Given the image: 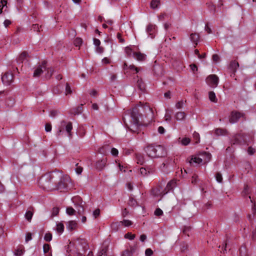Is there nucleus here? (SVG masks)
Returning a JSON list of instances; mask_svg holds the SVG:
<instances>
[{"mask_svg": "<svg viewBox=\"0 0 256 256\" xmlns=\"http://www.w3.org/2000/svg\"><path fill=\"white\" fill-rule=\"evenodd\" d=\"M139 113L137 108L128 110L123 116L122 120L126 126L131 132L138 133Z\"/></svg>", "mask_w": 256, "mask_h": 256, "instance_id": "nucleus-1", "label": "nucleus"}, {"mask_svg": "<svg viewBox=\"0 0 256 256\" xmlns=\"http://www.w3.org/2000/svg\"><path fill=\"white\" fill-rule=\"evenodd\" d=\"M183 104L184 102L182 100L179 101L176 104V108L177 109H180L183 107Z\"/></svg>", "mask_w": 256, "mask_h": 256, "instance_id": "nucleus-56", "label": "nucleus"}, {"mask_svg": "<svg viewBox=\"0 0 256 256\" xmlns=\"http://www.w3.org/2000/svg\"><path fill=\"white\" fill-rule=\"evenodd\" d=\"M82 106H78L76 108L74 109V112H72L74 114H78L82 112Z\"/></svg>", "mask_w": 256, "mask_h": 256, "instance_id": "nucleus-47", "label": "nucleus"}, {"mask_svg": "<svg viewBox=\"0 0 256 256\" xmlns=\"http://www.w3.org/2000/svg\"><path fill=\"white\" fill-rule=\"evenodd\" d=\"M50 249V246L48 244H46L43 246L44 252L46 254V256H52V254L49 253L48 252Z\"/></svg>", "mask_w": 256, "mask_h": 256, "instance_id": "nucleus-28", "label": "nucleus"}, {"mask_svg": "<svg viewBox=\"0 0 256 256\" xmlns=\"http://www.w3.org/2000/svg\"><path fill=\"white\" fill-rule=\"evenodd\" d=\"M140 174L142 176H147L148 174H152L153 172L152 169H146L144 168H141L140 170Z\"/></svg>", "mask_w": 256, "mask_h": 256, "instance_id": "nucleus-24", "label": "nucleus"}, {"mask_svg": "<svg viewBox=\"0 0 256 256\" xmlns=\"http://www.w3.org/2000/svg\"><path fill=\"white\" fill-rule=\"evenodd\" d=\"M190 39L195 45H197L199 41L200 36L197 33H192L190 35Z\"/></svg>", "mask_w": 256, "mask_h": 256, "instance_id": "nucleus-20", "label": "nucleus"}, {"mask_svg": "<svg viewBox=\"0 0 256 256\" xmlns=\"http://www.w3.org/2000/svg\"><path fill=\"white\" fill-rule=\"evenodd\" d=\"M244 116L243 113L237 111H232L230 113L229 122L231 124L236 123L241 118L244 117Z\"/></svg>", "mask_w": 256, "mask_h": 256, "instance_id": "nucleus-9", "label": "nucleus"}, {"mask_svg": "<svg viewBox=\"0 0 256 256\" xmlns=\"http://www.w3.org/2000/svg\"><path fill=\"white\" fill-rule=\"evenodd\" d=\"M100 214V210L99 208H97L96 210H95L94 212H93V214H92V215H93V216L96 218H98Z\"/></svg>", "mask_w": 256, "mask_h": 256, "instance_id": "nucleus-55", "label": "nucleus"}, {"mask_svg": "<svg viewBox=\"0 0 256 256\" xmlns=\"http://www.w3.org/2000/svg\"><path fill=\"white\" fill-rule=\"evenodd\" d=\"M246 136L243 133H238L234 135L231 140L230 144L232 145H240L245 144Z\"/></svg>", "mask_w": 256, "mask_h": 256, "instance_id": "nucleus-5", "label": "nucleus"}, {"mask_svg": "<svg viewBox=\"0 0 256 256\" xmlns=\"http://www.w3.org/2000/svg\"><path fill=\"white\" fill-rule=\"evenodd\" d=\"M107 162L106 158H104L98 160L96 163V168L98 170H102L106 166Z\"/></svg>", "mask_w": 256, "mask_h": 256, "instance_id": "nucleus-14", "label": "nucleus"}, {"mask_svg": "<svg viewBox=\"0 0 256 256\" xmlns=\"http://www.w3.org/2000/svg\"><path fill=\"white\" fill-rule=\"evenodd\" d=\"M82 42V38H77L74 40V44L76 46H80Z\"/></svg>", "mask_w": 256, "mask_h": 256, "instance_id": "nucleus-42", "label": "nucleus"}, {"mask_svg": "<svg viewBox=\"0 0 256 256\" xmlns=\"http://www.w3.org/2000/svg\"><path fill=\"white\" fill-rule=\"evenodd\" d=\"M160 0H152L150 2V8L152 9H155L160 6Z\"/></svg>", "mask_w": 256, "mask_h": 256, "instance_id": "nucleus-32", "label": "nucleus"}, {"mask_svg": "<svg viewBox=\"0 0 256 256\" xmlns=\"http://www.w3.org/2000/svg\"><path fill=\"white\" fill-rule=\"evenodd\" d=\"M239 67V64L236 60H232L230 62L229 66V68L232 72L234 74L237 68Z\"/></svg>", "mask_w": 256, "mask_h": 256, "instance_id": "nucleus-19", "label": "nucleus"}, {"mask_svg": "<svg viewBox=\"0 0 256 256\" xmlns=\"http://www.w3.org/2000/svg\"><path fill=\"white\" fill-rule=\"evenodd\" d=\"M88 248V246L85 244L84 246L80 244L77 246V252H76V256H82L86 253V250Z\"/></svg>", "mask_w": 256, "mask_h": 256, "instance_id": "nucleus-12", "label": "nucleus"}, {"mask_svg": "<svg viewBox=\"0 0 256 256\" xmlns=\"http://www.w3.org/2000/svg\"><path fill=\"white\" fill-rule=\"evenodd\" d=\"M52 239V234L50 232L46 233L44 236V240L46 242H50Z\"/></svg>", "mask_w": 256, "mask_h": 256, "instance_id": "nucleus-45", "label": "nucleus"}, {"mask_svg": "<svg viewBox=\"0 0 256 256\" xmlns=\"http://www.w3.org/2000/svg\"><path fill=\"white\" fill-rule=\"evenodd\" d=\"M6 0H2L0 1V14L2 12V9L4 6H6Z\"/></svg>", "mask_w": 256, "mask_h": 256, "instance_id": "nucleus-41", "label": "nucleus"}, {"mask_svg": "<svg viewBox=\"0 0 256 256\" xmlns=\"http://www.w3.org/2000/svg\"><path fill=\"white\" fill-rule=\"evenodd\" d=\"M14 99L12 97H9L6 101V104L8 107H12L14 104Z\"/></svg>", "mask_w": 256, "mask_h": 256, "instance_id": "nucleus-29", "label": "nucleus"}, {"mask_svg": "<svg viewBox=\"0 0 256 256\" xmlns=\"http://www.w3.org/2000/svg\"><path fill=\"white\" fill-rule=\"evenodd\" d=\"M58 114V112L56 110H51L50 114V116L52 118L56 116Z\"/></svg>", "mask_w": 256, "mask_h": 256, "instance_id": "nucleus-62", "label": "nucleus"}, {"mask_svg": "<svg viewBox=\"0 0 256 256\" xmlns=\"http://www.w3.org/2000/svg\"><path fill=\"white\" fill-rule=\"evenodd\" d=\"M240 256H248L245 247H241L240 250Z\"/></svg>", "mask_w": 256, "mask_h": 256, "instance_id": "nucleus-43", "label": "nucleus"}, {"mask_svg": "<svg viewBox=\"0 0 256 256\" xmlns=\"http://www.w3.org/2000/svg\"><path fill=\"white\" fill-rule=\"evenodd\" d=\"M122 256H132L128 249L125 250L122 254Z\"/></svg>", "mask_w": 256, "mask_h": 256, "instance_id": "nucleus-59", "label": "nucleus"}, {"mask_svg": "<svg viewBox=\"0 0 256 256\" xmlns=\"http://www.w3.org/2000/svg\"><path fill=\"white\" fill-rule=\"evenodd\" d=\"M56 231L59 233H62L64 230V225L62 222H59L56 224Z\"/></svg>", "mask_w": 256, "mask_h": 256, "instance_id": "nucleus-35", "label": "nucleus"}, {"mask_svg": "<svg viewBox=\"0 0 256 256\" xmlns=\"http://www.w3.org/2000/svg\"><path fill=\"white\" fill-rule=\"evenodd\" d=\"M28 56V54L27 52H22L17 58V62L20 64L22 63L26 59V58Z\"/></svg>", "mask_w": 256, "mask_h": 256, "instance_id": "nucleus-22", "label": "nucleus"}, {"mask_svg": "<svg viewBox=\"0 0 256 256\" xmlns=\"http://www.w3.org/2000/svg\"><path fill=\"white\" fill-rule=\"evenodd\" d=\"M212 60L215 62H218L220 60V57L217 54H214L212 56Z\"/></svg>", "mask_w": 256, "mask_h": 256, "instance_id": "nucleus-64", "label": "nucleus"}, {"mask_svg": "<svg viewBox=\"0 0 256 256\" xmlns=\"http://www.w3.org/2000/svg\"><path fill=\"white\" fill-rule=\"evenodd\" d=\"M122 226H128L132 224V222L128 220H124L122 221H120Z\"/></svg>", "mask_w": 256, "mask_h": 256, "instance_id": "nucleus-39", "label": "nucleus"}, {"mask_svg": "<svg viewBox=\"0 0 256 256\" xmlns=\"http://www.w3.org/2000/svg\"><path fill=\"white\" fill-rule=\"evenodd\" d=\"M24 248L22 246H20L16 250L14 254L16 256H22L24 254Z\"/></svg>", "mask_w": 256, "mask_h": 256, "instance_id": "nucleus-27", "label": "nucleus"}, {"mask_svg": "<svg viewBox=\"0 0 256 256\" xmlns=\"http://www.w3.org/2000/svg\"><path fill=\"white\" fill-rule=\"evenodd\" d=\"M136 236L134 234H132L130 232H128L124 235V238L129 239L130 240H132L135 238Z\"/></svg>", "mask_w": 256, "mask_h": 256, "instance_id": "nucleus-46", "label": "nucleus"}, {"mask_svg": "<svg viewBox=\"0 0 256 256\" xmlns=\"http://www.w3.org/2000/svg\"><path fill=\"white\" fill-rule=\"evenodd\" d=\"M137 86L141 91H144L145 90L144 84L142 80H138Z\"/></svg>", "mask_w": 256, "mask_h": 256, "instance_id": "nucleus-34", "label": "nucleus"}, {"mask_svg": "<svg viewBox=\"0 0 256 256\" xmlns=\"http://www.w3.org/2000/svg\"><path fill=\"white\" fill-rule=\"evenodd\" d=\"M208 98L210 100L214 102H216L218 100L216 98V94L214 92H210L208 93Z\"/></svg>", "mask_w": 256, "mask_h": 256, "instance_id": "nucleus-31", "label": "nucleus"}, {"mask_svg": "<svg viewBox=\"0 0 256 256\" xmlns=\"http://www.w3.org/2000/svg\"><path fill=\"white\" fill-rule=\"evenodd\" d=\"M56 190H58L60 192H66L69 188L70 184V179L68 176H63L58 182Z\"/></svg>", "mask_w": 256, "mask_h": 256, "instance_id": "nucleus-4", "label": "nucleus"}, {"mask_svg": "<svg viewBox=\"0 0 256 256\" xmlns=\"http://www.w3.org/2000/svg\"><path fill=\"white\" fill-rule=\"evenodd\" d=\"M133 56L138 61H144L146 58V55L140 52H133Z\"/></svg>", "mask_w": 256, "mask_h": 256, "instance_id": "nucleus-18", "label": "nucleus"}, {"mask_svg": "<svg viewBox=\"0 0 256 256\" xmlns=\"http://www.w3.org/2000/svg\"><path fill=\"white\" fill-rule=\"evenodd\" d=\"M13 80V74L11 72H6L2 77V80L5 85H10Z\"/></svg>", "mask_w": 256, "mask_h": 256, "instance_id": "nucleus-10", "label": "nucleus"}, {"mask_svg": "<svg viewBox=\"0 0 256 256\" xmlns=\"http://www.w3.org/2000/svg\"><path fill=\"white\" fill-rule=\"evenodd\" d=\"M228 132L226 130L221 128H216L214 131V134L218 136H225L228 134Z\"/></svg>", "mask_w": 256, "mask_h": 256, "instance_id": "nucleus-23", "label": "nucleus"}, {"mask_svg": "<svg viewBox=\"0 0 256 256\" xmlns=\"http://www.w3.org/2000/svg\"><path fill=\"white\" fill-rule=\"evenodd\" d=\"M128 68L132 70H134L136 73H138L140 70H142V68H140L136 67L134 64L130 65L128 66Z\"/></svg>", "mask_w": 256, "mask_h": 256, "instance_id": "nucleus-48", "label": "nucleus"}, {"mask_svg": "<svg viewBox=\"0 0 256 256\" xmlns=\"http://www.w3.org/2000/svg\"><path fill=\"white\" fill-rule=\"evenodd\" d=\"M54 72V70L52 68H50L47 69V72L46 74V78H50Z\"/></svg>", "mask_w": 256, "mask_h": 256, "instance_id": "nucleus-36", "label": "nucleus"}, {"mask_svg": "<svg viewBox=\"0 0 256 256\" xmlns=\"http://www.w3.org/2000/svg\"><path fill=\"white\" fill-rule=\"evenodd\" d=\"M77 226V223L76 221L72 220L70 221L67 226V228L70 230H72L76 228Z\"/></svg>", "mask_w": 256, "mask_h": 256, "instance_id": "nucleus-26", "label": "nucleus"}, {"mask_svg": "<svg viewBox=\"0 0 256 256\" xmlns=\"http://www.w3.org/2000/svg\"><path fill=\"white\" fill-rule=\"evenodd\" d=\"M128 204L130 206H136L137 204L136 200L133 198H130Z\"/></svg>", "mask_w": 256, "mask_h": 256, "instance_id": "nucleus-44", "label": "nucleus"}, {"mask_svg": "<svg viewBox=\"0 0 256 256\" xmlns=\"http://www.w3.org/2000/svg\"><path fill=\"white\" fill-rule=\"evenodd\" d=\"M174 118L178 121H182L185 120L186 114L184 112H178L174 114Z\"/></svg>", "mask_w": 256, "mask_h": 256, "instance_id": "nucleus-15", "label": "nucleus"}, {"mask_svg": "<svg viewBox=\"0 0 256 256\" xmlns=\"http://www.w3.org/2000/svg\"><path fill=\"white\" fill-rule=\"evenodd\" d=\"M164 120L166 122H170L172 120L171 114L166 112L164 116Z\"/></svg>", "mask_w": 256, "mask_h": 256, "instance_id": "nucleus-57", "label": "nucleus"}, {"mask_svg": "<svg viewBox=\"0 0 256 256\" xmlns=\"http://www.w3.org/2000/svg\"><path fill=\"white\" fill-rule=\"evenodd\" d=\"M66 125V131L67 133L68 134L69 136H71L72 134H71V130L72 128V124L70 122H68V123L66 122L65 121H62V126H64Z\"/></svg>", "mask_w": 256, "mask_h": 256, "instance_id": "nucleus-17", "label": "nucleus"}, {"mask_svg": "<svg viewBox=\"0 0 256 256\" xmlns=\"http://www.w3.org/2000/svg\"><path fill=\"white\" fill-rule=\"evenodd\" d=\"M193 135H194V138L196 140V143L198 142L200 140V134H198V133L196 132H194V133Z\"/></svg>", "mask_w": 256, "mask_h": 256, "instance_id": "nucleus-58", "label": "nucleus"}, {"mask_svg": "<svg viewBox=\"0 0 256 256\" xmlns=\"http://www.w3.org/2000/svg\"><path fill=\"white\" fill-rule=\"evenodd\" d=\"M216 178L218 182H222V174L220 172H217L216 174Z\"/></svg>", "mask_w": 256, "mask_h": 256, "instance_id": "nucleus-51", "label": "nucleus"}, {"mask_svg": "<svg viewBox=\"0 0 256 256\" xmlns=\"http://www.w3.org/2000/svg\"><path fill=\"white\" fill-rule=\"evenodd\" d=\"M16 2L18 10V11H20L23 6V0H16Z\"/></svg>", "mask_w": 256, "mask_h": 256, "instance_id": "nucleus-53", "label": "nucleus"}, {"mask_svg": "<svg viewBox=\"0 0 256 256\" xmlns=\"http://www.w3.org/2000/svg\"><path fill=\"white\" fill-rule=\"evenodd\" d=\"M32 234L30 232H28L26 236V242H28L29 240L32 239Z\"/></svg>", "mask_w": 256, "mask_h": 256, "instance_id": "nucleus-61", "label": "nucleus"}, {"mask_svg": "<svg viewBox=\"0 0 256 256\" xmlns=\"http://www.w3.org/2000/svg\"><path fill=\"white\" fill-rule=\"evenodd\" d=\"M34 212L32 211L28 210H27L25 214V218L28 221L30 222L33 216Z\"/></svg>", "mask_w": 256, "mask_h": 256, "instance_id": "nucleus-33", "label": "nucleus"}, {"mask_svg": "<svg viewBox=\"0 0 256 256\" xmlns=\"http://www.w3.org/2000/svg\"><path fill=\"white\" fill-rule=\"evenodd\" d=\"M121 226L120 222H113L111 224V228L113 230L117 231Z\"/></svg>", "mask_w": 256, "mask_h": 256, "instance_id": "nucleus-30", "label": "nucleus"}, {"mask_svg": "<svg viewBox=\"0 0 256 256\" xmlns=\"http://www.w3.org/2000/svg\"><path fill=\"white\" fill-rule=\"evenodd\" d=\"M201 157L204 158L202 163H207L210 161L211 158V154L206 152H204L201 154Z\"/></svg>", "mask_w": 256, "mask_h": 256, "instance_id": "nucleus-21", "label": "nucleus"}, {"mask_svg": "<svg viewBox=\"0 0 256 256\" xmlns=\"http://www.w3.org/2000/svg\"><path fill=\"white\" fill-rule=\"evenodd\" d=\"M76 212V210L72 207H68L66 209V214L70 216L74 215Z\"/></svg>", "mask_w": 256, "mask_h": 256, "instance_id": "nucleus-37", "label": "nucleus"}, {"mask_svg": "<svg viewBox=\"0 0 256 256\" xmlns=\"http://www.w3.org/2000/svg\"><path fill=\"white\" fill-rule=\"evenodd\" d=\"M60 209L58 208L55 207L52 208L51 217L56 216L59 213Z\"/></svg>", "mask_w": 256, "mask_h": 256, "instance_id": "nucleus-40", "label": "nucleus"}, {"mask_svg": "<svg viewBox=\"0 0 256 256\" xmlns=\"http://www.w3.org/2000/svg\"><path fill=\"white\" fill-rule=\"evenodd\" d=\"M76 208L77 210L78 214L82 215L84 213V208L81 204L76 206Z\"/></svg>", "mask_w": 256, "mask_h": 256, "instance_id": "nucleus-38", "label": "nucleus"}, {"mask_svg": "<svg viewBox=\"0 0 256 256\" xmlns=\"http://www.w3.org/2000/svg\"><path fill=\"white\" fill-rule=\"evenodd\" d=\"M190 140L189 138H184L182 139V144L184 146H187L190 144Z\"/></svg>", "mask_w": 256, "mask_h": 256, "instance_id": "nucleus-50", "label": "nucleus"}, {"mask_svg": "<svg viewBox=\"0 0 256 256\" xmlns=\"http://www.w3.org/2000/svg\"><path fill=\"white\" fill-rule=\"evenodd\" d=\"M156 29V26L155 24H149L146 28V31L151 38H154L155 36V32Z\"/></svg>", "mask_w": 256, "mask_h": 256, "instance_id": "nucleus-13", "label": "nucleus"}, {"mask_svg": "<svg viewBox=\"0 0 256 256\" xmlns=\"http://www.w3.org/2000/svg\"><path fill=\"white\" fill-rule=\"evenodd\" d=\"M111 154L112 156H117L118 154V150L116 148H112L111 150Z\"/></svg>", "mask_w": 256, "mask_h": 256, "instance_id": "nucleus-60", "label": "nucleus"}, {"mask_svg": "<svg viewBox=\"0 0 256 256\" xmlns=\"http://www.w3.org/2000/svg\"><path fill=\"white\" fill-rule=\"evenodd\" d=\"M72 92V90H71L70 86L68 84V83H66V91H65L66 94L68 95V94H71Z\"/></svg>", "mask_w": 256, "mask_h": 256, "instance_id": "nucleus-49", "label": "nucleus"}, {"mask_svg": "<svg viewBox=\"0 0 256 256\" xmlns=\"http://www.w3.org/2000/svg\"><path fill=\"white\" fill-rule=\"evenodd\" d=\"M50 177L49 172L44 174L39 180L38 184L44 190H54V186H52L51 178Z\"/></svg>", "mask_w": 256, "mask_h": 256, "instance_id": "nucleus-3", "label": "nucleus"}, {"mask_svg": "<svg viewBox=\"0 0 256 256\" xmlns=\"http://www.w3.org/2000/svg\"><path fill=\"white\" fill-rule=\"evenodd\" d=\"M204 158L201 157V154L198 156H192L190 160H189L190 164L193 166H197L198 165L202 164Z\"/></svg>", "mask_w": 256, "mask_h": 256, "instance_id": "nucleus-11", "label": "nucleus"}, {"mask_svg": "<svg viewBox=\"0 0 256 256\" xmlns=\"http://www.w3.org/2000/svg\"><path fill=\"white\" fill-rule=\"evenodd\" d=\"M136 159L137 164H142L144 162V158L142 154H136Z\"/></svg>", "mask_w": 256, "mask_h": 256, "instance_id": "nucleus-25", "label": "nucleus"}, {"mask_svg": "<svg viewBox=\"0 0 256 256\" xmlns=\"http://www.w3.org/2000/svg\"><path fill=\"white\" fill-rule=\"evenodd\" d=\"M153 254V251L151 248H146L145 250V254L146 256H152Z\"/></svg>", "mask_w": 256, "mask_h": 256, "instance_id": "nucleus-54", "label": "nucleus"}, {"mask_svg": "<svg viewBox=\"0 0 256 256\" xmlns=\"http://www.w3.org/2000/svg\"><path fill=\"white\" fill-rule=\"evenodd\" d=\"M50 174V178L52 181V186H54V190L57 186L58 182L60 181L62 176V174L59 171H52L49 172Z\"/></svg>", "mask_w": 256, "mask_h": 256, "instance_id": "nucleus-6", "label": "nucleus"}, {"mask_svg": "<svg viewBox=\"0 0 256 256\" xmlns=\"http://www.w3.org/2000/svg\"><path fill=\"white\" fill-rule=\"evenodd\" d=\"M45 130L50 132L52 130V126L50 124H46L45 125Z\"/></svg>", "mask_w": 256, "mask_h": 256, "instance_id": "nucleus-63", "label": "nucleus"}, {"mask_svg": "<svg viewBox=\"0 0 256 256\" xmlns=\"http://www.w3.org/2000/svg\"><path fill=\"white\" fill-rule=\"evenodd\" d=\"M206 80L208 86L212 88H216L218 85L219 78L215 74H210L206 78Z\"/></svg>", "mask_w": 256, "mask_h": 256, "instance_id": "nucleus-8", "label": "nucleus"}, {"mask_svg": "<svg viewBox=\"0 0 256 256\" xmlns=\"http://www.w3.org/2000/svg\"><path fill=\"white\" fill-rule=\"evenodd\" d=\"M154 214L158 216H161L163 214V212L160 208H157L154 211Z\"/></svg>", "mask_w": 256, "mask_h": 256, "instance_id": "nucleus-52", "label": "nucleus"}, {"mask_svg": "<svg viewBox=\"0 0 256 256\" xmlns=\"http://www.w3.org/2000/svg\"><path fill=\"white\" fill-rule=\"evenodd\" d=\"M46 61L43 60L41 64H38L34 72L33 76L39 77L43 72L44 70H46Z\"/></svg>", "mask_w": 256, "mask_h": 256, "instance_id": "nucleus-7", "label": "nucleus"}, {"mask_svg": "<svg viewBox=\"0 0 256 256\" xmlns=\"http://www.w3.org/2000/svg\"><path fill=\"white\" fill-rule=\"evenodd\" d=\"M176 186V182L175 180H172L169 182L164 190L166 192H164V194H167L170 190H172Z\"/></svg>", "mask_w": 256, "mask_h": 256, "instance_id": "nucleus-16", "label": "nucleus"}, {"mask_svg": "<svg viewBox=\"0 0 256 256\" xmlns=\"http://www.w3.org/2000/svg\"><path fill=\"white\" fill-rule=\"evenodd\" d=\"M144 151L152 158L163 157L166 154V148L161 145L149 144L144 148Z\"/></svg>", "mask_w": 256, "mask_h": 256, "instance_id": "nucleus-2", "label": "nucleus"}]
</instances>
